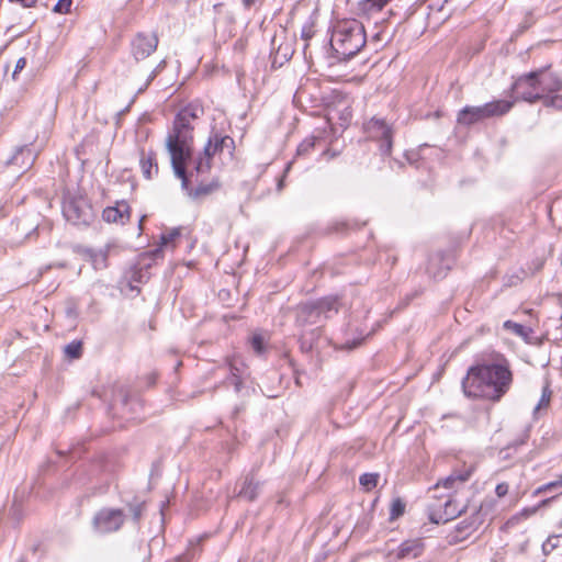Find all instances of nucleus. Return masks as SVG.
Here are the masks:
<instances>
[{"mask_svg": "<svg viewBox=\"0 0 562 562\" xmlns=\"http://www.w3.org/2000/svg\"><path fill=\"white\" fill-rule=\"evenodd\" d=\"M514 374L509 360L501 352L483 353L462 379V391L468 398L499 402L510 390Z\"/></svg>", "mask_w": 562, "mask_h": 562, "instance_id": "f257e3e1", "label": "nucleus"}, {"mask_svg": "<svg viewBox=\"0 0 562 562\" xmlns=\"http://www.w3.org/2000/svg\"><path fill=\"white\" fill-rule=\"evenodd\" d=\"M204 109L198 103H190L182 108L176 115L172 130L166 138V148L170 155V162L177 178L183 179L187 186L184 164L192 159L193 125L194 120L200 119Z\"/></svg>", "mask_w": 562, "mask_h": 562, "instance_id": "f03ea898", "label": "nucleus"}, {"mask_svg": "<svg viewBox=\"0 0 562 562\" xmlns=\"http://www.w3.org/2000/svg\"><path fill=\"white\" fill-rule=\"evenodd\" d=\"M367 41L366 29L360 21H340L334 27L330 38L333 57L338 61H347L361 50Z\"/></svg>", "mask_w": 562, "mask_h": 562, "instance_id": "7ed1b4c3", "label": "nucleus"}, {"mask_svg": "<svg viewBox=\"0 0 562 562\" xmlns=\"http://www.w3.org/2000/svg\"><path fill=\"white\" fill-rule=\"evenodd\" d=\"M514 102L495 100L482 105H465L457 114L459 125L470 127L487 119L503 116L510 111Z\"/></svg>", "mask_w": 562, "mask_h": 562, "instance_id": "20e7f679", "label": "nucleus"}, {"mask_svg": "<svg viewBox=\"0 0 562 562\" xmlns=\"http://www.w3.org/2000/svg\"><path fill=\"white\" fill-rule=\"evenodd\" d=\"M235 143L232 137L213 132L203 148V153H200L198 156L192 154L191 162L194 165L196 175L203 176L207 173L212 167L211 161L213 156L222 154L225 150L228 155H232Z\"/></svg>", "mask_w": 562, "mask_h": 562, "instance_id": "39448f33", "label": "nucleus"}, {"mask_svg": "<svg viewBox=\"0 0 562 562\" xmlns=\"http://www.w3.org/2000/svg\"><path fill=\"white\" fill-rule=\"evenodd\" d=\"M525 86L541 89L544 94H552L562 90V79L557 74H546V68H540L518 77L514 82L517 90Z\"/></svg>", "mask_w": 562, "mask_h": 562, "instance_id": "423d86ee", "label": "nucleus"}, {"mask_svg": "<svg viewBox=\"0 0 562 562\" xmlns=\"http://www.w3.org/2000/svg\"><path fill=\"white\" fill-rule=\"evenodd\" d=\"M63 214L72 225L88 226L94 217L92 206L83 196H72L64 202Z\"/></svg>", "mask_w": 562, "mask_h": 562, "instance_id": "0eeeda50", "label": "nucleus"}, {"mask_svg": "<svg viewBox=\"0 0 562 562\" xmlns=\"http://www.w3.org/2000/svg\"><path fill=\"white\" fill-rule=\"evenodd\" d=\"M125 521L123 509L104 507L98 510L92 518V528L100 535L119 531Z\"/></svg>", "mask_w": 562, "mask_h": 562, "instance_id": "6e6552de", "label": "nucleus"}, {"mask_svg": "<svg viewBox=\"0 0 562 562\" xmlns=\"http://www.w3.org/2000/svg\"><path fill=\"white\" fill-rule=\"evenodd\" d=\"M432 497L437 498L436 502L428 505V518L432 524H446L457 518L464 510L456 504L450 495L441 497L434 495Z\"/></svg>", "mask_w": 562, "mask_h": 562, "instance_id": "1a4fd4ad", "label": "nucleus"}, {"mask_svg": "<svg viewBox=\"0 0 562 562\" xmlns=\"http://www.w3.org/2000/svg\"><path fill=\"white\" fill-rule=\"evenodd\" d=\"M184 172L187 186L183 187V179L181 180V188L187 192V194L193 199H200L206 196L220 188V183L216 180H213L209 183L199 182V177L194 170V165H192L191 160H187L184 164Z\"/></svg>", "mask_w": 562, "mask_h": 562, "instance_id": "9d476101", "label": "nucleus"}, {"mask_svg": "<svg viewBox=\"0 0 562 562\" xmlns=\"http://www.w3.org/2000/svg\"><path fill=\"white\" fill-rule=\"evenodd\" d=\"M159 40L155 33H137L131 41V55L136 61L149 57L158 46Z\"/></svg>", "mask_w": 562, "mask_h": 562, "instance_id": "9b49d317", "label": "nucleus"}, {"mask_svg": "<svg viewBox=\"0 0 562 562\" xmlns=\"http://www.w3.org/2000/svg\"><path fill=\"white\" fill-rule=\"evenodd\" d=\"M366 130L373 138L379 139L380 150L383 155H390L392 149V130L383 119L372 117Z\"/></svg>", "mask_w": 562, "mask_h": 562, "instance_id": "f8f14e48", "label": "nucleus"}, {"mask_svg": "<svg viewBox=\"0 0 562 562\" xmlns=\"http://www.w3.org/2000/svg\"><path fill=\"white\" fill-rule=\"evenodd\" d=\"M120 247L115 244H106L103 248L98 250L95 249H87L86 255L89 258L92 267L95 270H103L108 268V259L111 256L119 255Z\"/></svg>", "mask_w": 562, "mask_h": 562, "instance_id": "ddd939ff", "label": "nucleus"}, {"mask_svg": "<svg viewBox=\"0 0 562 562\" xmlns=\"http://www.w3.org/2000/svg\"><path fill=\"white\" fill-rule=\"evenodd\" d=\"M131 207L125 201H120L115 206H108L102 212V218L108 223L125 224L130 220Z\"/></svg>", "mask_w": 562, "mask_h": 562, "instance_id": "4468645a", "label": "nucleus"}, {"mask_svg": "<svg viewBox=\"0 0 562 562\" xmlns=\"http://www.w3.org/2000/svg\"><path fill=\"white\" fill-rule=\"evenodd\" d=\"M321 312L316 301L302 303L296 310V321L300 325L316 324L321 321Z\"/></svg>", "mask_w": 562, "mask_h": 562, "instance_id": "2eb2a0df", "label": "nucleus"}, {"mask_svg": "<svg viewBox=\"0 0 562 562\" xmlns=\"http://www.w3.org/2000/svg\"><path fill=\"white\" fill-rule=\"evenodd\" d=\"M473 473L472 467H463L462 469L454 470L450 475H448L441 482H438L432 490L436 491L439 485H442L445 488H457L460 485L464 484L471 477Z\"/></svg>", "mask_w": 562, "mask_h": 562, "instance_id": "dca6fc26", "label": "nucleus"}, {"mask_svg": "<svg viewBox=\"0 0 562 562\" xmlns=\"http://www.w3.org/2000/svg\"><path fill=\"white\" fill-rule=\"evenodd\" d=\"M36 159V155L30 148V145H23L16 149L14 155L8 160V165L18 166L20 169L27 170Z\"/></svg>", "mask_w": 562, "mask_h": 562, "instance_id": "f3484780", "label": "nucleus"}, {"mask_svg": "<svg viewBox=\"0 0 562 562\" xmlns=\"http://www.w3.org/2000/svg\"><path fill=\"white\" fill-rule=\"evenodd\" d=\"M424 551V543L420 539L404 541L397 549V559H415Z\"/></svg>", "mask_w": 562, "mask_h": 562, "instance_id": "a211bd4d", "label": "nucleus"}, {"mask_svg": "<svg viewBox=\"0 0 562 562\" xmlns=\"http://www.w3.org/2000/svg\"><path fill=\"white\" fill-rule=\"evenodd\" d=\"M270 334L268 331H256L248 341L258 357H266L270 350Z\"/></svg>", "mask_w": 562, "mask_h": 562, "instance_id": "6ab92c4d", "label": "nucleus"}, {"mask_svg": "<svg viewBox=\"0 0 562 562\" xmlns=\"http://www.w3.org/2000/svg\"><path fill=\"white\" fill-rule=\"evenodd\" d=\"M139 165L142 168L143 176L146 179H151L154 175L158 172V164L156 159V153L154 150L140 151Z\"/></svg>", "mask_w": 562, "mask_h": 562, "instance_id": "aec40b11", "label": "nucleus"}, {"mask_svg": "<svg viewBox=\"0 0 562 562\" xmlns=\"http://www.w3.org/2000/svg\"><path fill=\"white\" fill-rule=\"evenodd\" d=\"M180 228H172L167 233L160 235V245L156 249L150 251L153 258H159L162 256V247L175 246V241L180 237Z\"/></svg>", "mask_w": 562, "mask_h": 562, "instance_id": "412c9836", "label": "nucleus"}, {"mask_svg": "<svg viewBox=\"0 0 562 562\" xmlns=\"http://www.w3.org/2000/svg\"><path fill=\"white\" fill-rule=\"evenodd\" d=\"M127 510L132 516V521L136 527L139 526V522L142 520L143 514L146 509V502L140 501L138 498H134L133 501L128 502L126 504Z\"/></svg>", "mask_w": 562, "mask_h": 562, "instance_id": "4be33fe9", "label": "nucleus"}, {"mask_svg": "<svg viewBox=\"0 0 562 562\" xmlns=\"http://www.w3.org/2000/svg\"><path fill=\"white\" fill-rule=\"evenodd\" d=\"M513 90L516 91L518 94V98L528 102V103H536L538 101H541L544 93H541V89H533L529 86H525L521 89L517 90L513 87Z\"/></svg>", "mask_w": 562, "mask_h": 562, "instance_id": "5701e85b", "label": "nucleus"}, {"mask_svg": "<svg viewBox=\"0 0 562 562\" xmlns=\"http://www.w3.org/2000/svg\"><path fill=\"white\" fill-rule=\"evenodd\" d=\"M316 303L319 307L321 315L322 316L324 315L325 318L329 317V313L338 312L337 297H334V296L323 297L321 300H317Z\"/></svg>", "mask_w": 562, "mask_h": 562, "instance_id": "b1692460", "label": "nucleus"}, {"mask_svg": "<svg viewBox=\"0 0 562 562\" xmlns=\"http://www.w3.org/2000/svg\"><path fill=\"white\" fill-rule=\"evenodd\" d=\"M391 40V35L383 29L374 32L370 37V43L373 45V48L376 50L379 47L384 46Z\"/></svg>", "mask_w": 562, "mask_h": 562, "instance_id": "393cba45", "label": "nucleus"}, {"mask_svg": "<svg viewBox=\"0 0 562 562\" xmlns=\"http://www.w3.org/2000/svg\"><path fill=\"white\" fill-rule=\"evenodd\" d=\"M65 355L69 359H78L82 355V342L80 340H72L64 348Z\"/></svg>", "mask_w": 562, "mask_h": 562, "instance_id": "a878e982", "label": "nucleus"}, {"mask_svg": "<svg viewBox=\"0 0 562 562\" xmlns=\"http://www.w3.org/2000/svg\"><path fill=\"white\" fill-rule=\"evenodd\" d=\"M541 102L546 108L562 111V94H543Z\"/></svg>", "mask_w": 562, "mask_h": 562, "instance_id": "bb28decb", "label": "nucleus"}, {"mask_svg": "<svg viewBox=\"0 0 562 562\" xmlns=\"http://www.w3.org/2000/svg\"><path fill=\"white\" fill-rule=\"evenodd\" d=\"M353 228H359V224L358 223H349L347 221H340V222H335L330 225L329 227V232L330 233H338V234H345L347 233L349 229H353Z\"/></svg>", "mask_w": 562, "mask_h": 562, "instance_id": "cd10ccee", "label": "nucleus"}, {"mask_svg": "<svg viewBox=\"0 0 562 562\" xmlns=\"http://www.w3.org/2000/svg\"><path fill=\"white\" fill-rule=\"evenodd\" d=\"M379 474L378 473H364L359 477V483L367 491H371L378 485Z\"/></svg>", "mask_w": 562, "mask_h": 562, "instance_id": "c85d7f7f", "label": "nucleus"}, {"mask_svg": "<svg viewBox=\"0 0 562 562\" xmlns=\"http://www.w3.org/2000/svg\"><path fill=\"white\" fill-rule=\"evenodd\" d=\"M504 328L510 330L516 336L524 338L527 337L530 331L526 326L515 323L513 321H506L504 323Z\"/></svg>", "mask_w": 562, "mask_h": 562, "instance_id": "c756f323", "label": "nucleus"}, {"mask_svg": "<svg viewBox=\"0 0 562 562\" xmlns=\"http://www.w3.org/2000/svg\"><path fill=\"white\" fill-rule=\"evenodd\" d=\"M405 503L401 498H395L392 501L391 509H390V519L395 520L398 517L403 516L405 513Z\"/></svg>", "mask_w": 562, "mask_h": 562, "instance_id": "7c9ffc66", "label": "nucleus"}, {"mask_svg": "<svg viewBox=\"0 0 562 562\" xmlns=\"http://www.w3.org/2000/svg\"><path fill=\"white\" fill-rule=\"evenodd\" d=\"M317 142V138L312 136V137H307L305 138L299 146H297V149H296V154L297 156H304V155H307L314 147H315V144Z\"/></svg>", "mask_w": 562, "mask_h": 562, "instance_id": "2f4dec72", "label": "nucleus"}, {"mask_svg": "<svg viewBox=\"0 0 562 562\" xmlns=\"http://www.w3.org/2000/svg\"><path fill=\"white\" fill-rule=\"evenodd\" d=\"M551 395H552V392L550 390L549 383H546V385L542 389V394H541V397L539 400V403L535 407V414L538 411H540L541 408L547 407L549 405L550 400H551Z\"/></svg>", "mask_w": 562, "mask_h": 562, "instance_id": "473e14b6", "label": "nucleus"}, {"mask_svg": "<svg viewBox=\"0 0 562 562\" xmlns=\"http://www.w3.org/2000/svg\"><path fill=\"white\" fill-rule=\"evenodd\" d=\"M166 66V60H161L151 71L150 74L148 75L147 79H146V82L143 87H140L138 89V93L145 91L148 86L150 85V82L157 77V75L165 68Z\"/></svg>", "mask_w": 562, "mask_h": 562, "instance_id": "72a5a7b5", "label": "nucleus"}, {"mask_svg": "<svg viewBox=\"0 0 562 562\" xmlns=\"http://www.w3.org/2000/svg\"><path fill=\"white\" fill-rule=\"evenodd\" d=\"M391 0H363L362 7L363 10H376L380 11L384 5H386Z\"/></svg>", "mask_w": 562, "mask_h": 562, "instance_id": "f704fd0d", "label": "nucleus"}, {"mask_svg": "<svg viewBox=\"0 0 562 562\" xmlns=\"http://www.w3.org/2000/svg\"><path fill=\"white\" fill-rule=\"evenodd\" d=\"M449 0H429V14H439L443 12L445 5Z\"/></svg>", "mask_w": 562, "mask_h": 562, "instance_id": "c9c22d12", "label": "nucleus"}, {"mask_svg": "<svg viewBox=\"0 0 562 562\" xmlns=\"http://www.w3.org/2000/svg\"><path fill=\"white\" fill-rule=\"evenodd\" d=\"M561 486H562V476L559 480H557V481H552V482H549L547 484H543V485L539 486L536 490V494H542V493L551 492V491H554V490H557L558 487H561Z\"/></svg>", "mask_w": 562, "mask_h": 562, "instance_id": "e433bc0d", "label": "nucleus"}, {"mask_svg": "<svg viewBox=\"0 0 562 562\" xmlns=\"http://www.w3.org/2000/svg\"><path fill=\"white\" fill-rule=\"evenodd\" d=\"M71 4L72 0H58L53 11L60 14L68 13L70 11Z\"/></svg>", "mask_w": 562, "mask_h": 562, "instance_id": "4c0bfd02", "label": "nucleus"}, {"mask_svg": "<svg viewBox=\"0 0 562 562\" xmlns=\"http://www.w3.org/2000/svg\"><path fill=\"white\" fill-rule=\"evenodd\" d=\"M113 405L115 406L117 403H120L123 406H126L128 404V395L124 389H120L117 395L113 396Z\"/></svg>", "mask_w": 562, "mask_h": 562, "instance_id": "58836bf2", "label": "nucleus"}, {"mask_svg": "<svg viewBox=\"0 0 562 562\" xmlns=\"http://www.w3.org/2000/svg\"><path fill=\"white\" fill-rule=\"evenodd\" d=\"M313 35H314V23L308 22V23L304 24L302 27V32H301L302 38L307 41V40L312 38Z\"/></svg>", "mask_w": 562, "mask_h": 562, "instance_id": "ea45409f", "label": "nucleus"}, {"mask_svg": "<svg viewBox=\"0 0 562 562\" xmlns=\"http://www.w3.org/2000/svg\"><path fill=\"white\" fill-rule=\"evenodd\" d=\"M25 66H26V58L25 57L19 58L15 63L12 78L16 79L18 75L25 68Z\"/></svg>", "mask_w": 562, "mask_h": 562, "instance_id": "a19ab883", "label": "nucleus"}, {"mask_svg": "<svg viewBox=\"0 0 562 562\" xmlns=\"http://www.w3.org/2000/svg\"><path fill=\"white\" fill-rule=\"evenodd\" d=\"M228 382L234 385L235 391L238 393L243 387V380L240 376L233 374L232 378L228 379Z\"/></svg>", "mask_w": 562, "mask_h": 562, "instance_id": "79ce46f5", "label": "nucleus"}, {"mask_svg": "<svg viewBox=\"0 0 562 562\" xmlns=\"http://www.w3.org/2000/svg\"><path fill=\"white\" fill-rule=\"evenodd\" d=\"M495 493L498 497H504L508 493V484L499 483L496 485Z\"/></svg>", "mask_w": 562, "mask_h": 562, "instance_id": "37998d69", "label": "nucleus"}, {"mask_svg": "<svg viewBox=\"0 0 562 562\" xmlns=\"http://www.w3.org/2000/svg\"><path fill=\"white\" fill-rule=\"evenodd\" d=\"M9 2L20 4L23 8H32L36 4L37 0H9Z\"/></svg>", "mask_w": 562, "mask_h": 562, "instance_id": "c03bdc74", "label": "nucleus"}, {"mask_svg": "<svg viewBox=\"0 0 562 562\" xmlns=\"http://www.w3.org/2000/svg\"><path fill=\"white\" fill-rule=\"evenodd\" d=\"M435 260H436V258H432V259L430 260L429 266L427 267V272H428L429 274H432V277H434V278H436V279L443 278V277L446 276V273H445V272H442V271H438V272L432 271V262H434Z\"/></svg>", "mask_w": 562, "mask_h": 562, "instance_id": "a18cd8bd", "label": "nucleus"}, {"mask_svg": "<svg viewBox=\"0 0 562 562\" xmlns=\"http://www.w3.org/2000/svg\"><path fill=\"white\" fill-rule=\"evenodd\" d=\"M258 487H259L258 484L252 486V483L248 482V485H247V488H248V501H251V499H254L256 497L255 491H257Z\"/></svg>", "mask_w": 562, "mask_h": 562, "instance_id": "49530a36", "label": "nucleus"}, {"mask_svg": "<svg viewBox=\"0 0 562 562\" xmlns=\"http://www.w3.org/2000/svg\"><path fill=\"white\" fill-rule=\"evenodd\" d=\"M362 341V339L360 340H353L351 344H349L348 341L346 342V348L347 349H353L356 348L358 345H360Z\"/></svg>", "mask_w": 562, "mask_h": 562, "instance_id": "de8ad7c7", "label": "nucleus"}, {"mask_svg": "<svg viewBox=\"0 0 562 562\" xmlns=\"http://www.w3.org/2000/svg\"><path fill=\"white\" fill-rule=\"evenodd\" d=\"M265 0H248V7L250 5H261Z\"/></svg>", "mask_w": 562, "mask_h": 562, "instance_id": "09e8293b", "label": "nucleus"}, {"mask_svg": "<svg viewBox=\"0 0 562 562\" xmlns=\"http://www.w3.org/2000/svg\"><path fill=\"white\" fill-rule=\"evenodd\" d=\"M176 562H189V558L187 555L178 557Z\"/></svg>", "mask_w": 562, "mask_h": 562, "instance_id": "8fccbe9b", "label": "nucleus"}, {"mask_svg": "<svg viewBox=\"0 0 562 562\" xmlns=\"http://www.w3.org/2000/svg\"><path fill=\"white\" fill-rule=\"evenodd\" d=\"M552 539H558V537H551V538H549V539L547 540V542L543 544V550H546V549H547V546H549V544L551 546V541H552Z\"/></svg>", "mask_w": 562, "mask_h": 562, "instance_id": "3c124183", "label": "nucleus"}, {"mask_svg": "<svg viewBox=\"0 0 562 562\" xmlns=\"http://www.w3.org/2000/svg\"><path fill=\"white\" fill-rule=\"evenodd\" d=\"M288 50H289V48H288V47H286L284 50H282V58H283L284 60H288V56H289V52H288Z\"/></svg>", "mask_w": 562, "mask_h": 562, "instance_id": "603ef678", "label": "nucleus"}, {"mask_svg": "<svg viewBox=\"0 0 562 562\" xmlns=\"http://www.w3.org/2000/svg\"><path fill=\"white\" fill-rule=\"evenodd\" d=\"M288 50H289V48H288V47H286L284 50H282V58H283L284 60H288V56H289V52H288Z\"/></svg>", "mask_w": 562, "mask_h": 562, "instance_id": "864d4df0", "label": "nucleus"}, {"mask_svg": "<svg viewBox=\"0 0 562 562\" xmlns=\"http://www.w3.org/2000/svg\"><path fill=\"white\" fill-rule=\"evenodd\" d=\"M245 488H246V481H244V482L241 483V485H240L239 495H241V494H243V492L245 491Z\"/></svg>", "mask_w": 562, "mask_h": 562, "instance_id": "5fc2aeb1", "label": "nucleus"}, {"mask_svg": "<svg viewBox=\"0 0 562 562\" xmlns=\"http://www.w3.org/2000/svg\"><path fill=\"white\" fill-rule=\"evenodd\" d=\"M243 72H237V81L239 85H241V79H243Z\"/></svg>", "mask_w": 562, "mask_h": 562, "instance_id": "6e6d98bb", "label": "nucleus"}, {"mask_svg": "<svg viewBox=\"0 0 562 562\" xmlns=\"http://www.w3.org/2000/svg\"><path fill=\"white\" fill-rule=\"evenodd\" d=\"M239 412H240V408L236 407L235 411L233 412V418H236L237 415L239 414Z\"/></svg>", "mask_w": 562, "mask_h": 562, "instance_id": "4d7b16f0", "label": "nucleus"}, {"mask_svg": "<svg viewBox=\"0 0 562 562\" xmlns=\"http://www.w3.org/2000/svg\"><path fill=\"white\" fill-rule=\"evenodd\" d=\"M280 50H281V46H279V48H278L277 55L274 56V59H273V64H276L278 61V55H279Z\"/></svg>", "mask_w": 562, "mask_h": 562, "instance_id": "13d9d810", "label": "nucleus"}, {"mask_svg": "<svg viewBox=\"0 0 562 562\" xmlns=\"http://www.w3.org/2000/svg\"><path fill=\"white\" fill-rule=\"evenodd\" d=\"M144 221H145V216H143V217L139 220V224H138L139 229H142V228H143V223H144Z\"/></svg>", "mask_w": 562, "mask_h": 562, "instance_id": "bf43d9fd", "label": "nucleus"}, {"mask_svg": "<svg viewBox=\"0 0 562 562\" xmlns=\"http://www.w3.org/2000/svg\"><path fill=\"white\" fill-rule=\"evenodd\" d=\"M282 186H283V181H282V180H279V182H278V190H281V189H282Z\"/></svg>", "mask_w": 562, "mask_h": 562, "instance_id": "052dcab7", "label": "nucleus"}, {"mask_svg": "<svg viewBox=\"0 0 562 562\" xmlns=\"http://www.w3.org/2000/svg\"><path fill=\"white\" fill-rule=\"evenodd\" d=\"M449 15H450V12H449V13L443 14L442 19L445 20V19L449 18Z\"/></svg>", "mask_w": 562, "mask_h": 562, "instance_id": "680f3d73", "label": "nucleus"}, {"mask_svg": "<svg viewBox=\"0 0 562 562\" xmlns=\"http://www.w3.org/2000/svg\"><path fill=\"white\" fill-rule=\"evenodd\" d=\"M133 280H134V281H140V279H139V278H136V276H134V277H133Z\"/></svg>", "mask_w": 562, "mask_h": 562, "instance_id": "e2e57ef3", "label": "nucleus"}, {"mask_svg": "<svg viewBox=\"0 0 562 562\" xmlns=\"http://www.w3.org/2000/svg\"><path fill=\"white\" fill-rule=\"evenodd\" d=\"M323 155H329V150H324Z\"/></svg>", "mask_w": 562, "mask_h": 562, "instance_id": "0e129e2a", "label": "nucleus"}, {"mask_svg": "<svg viewBox=\"0 0 562 562\" xmlns=\"http://www.w3.org/2000/svg\"><path fill=\"white\" fill-rule=\"evenodd\" d=\"M554 547H557L555 541H552L551 548H554Z\"/></svg>", "mask_w": 562, "mask_h": 562, "instance_id": "69168bd1", "label": "nucleus"}, {"mask_svg": "<svg viewBox=\"0 0 562 562\" xmlns=\"http://www.w3.org/2000/svg\"><path fill=\"white\" fill-rule=\"evenodd\" d=\"M241 2H243L244 4H246V0H241Z\"/></svg>", "mask_w": 562, "mask_h": 562, "instance_id": "338daca9", "label": "nucleus"}, {"mask_svg": "<svg viewBox=\"0 0 562 562\" xmlns=\"http://www.w3.org/2000/svg\"><path fill=\"white\" fill-rule=\"evenodd\" d=\"M2 2V0H0V3Z\"/></svg>", "mask_w": 562, "mask_h": 562, "instance_id": "774afa93", "label": "nucleus"}]
</instances>
